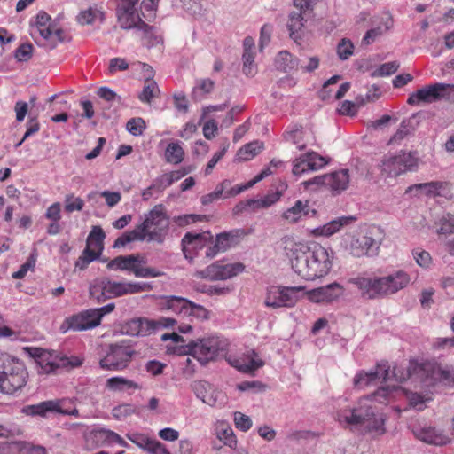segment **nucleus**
Masks as SVG:
<instances>
[{"instance_id":"nucleus-19","label":"nucleus","mask_w":454,"mask_h":454,"mask_svg":"<svg viewBox=\"0 0 454 454\" xmlns=\"http://www.w3.org/2000/svg\"><path fill=\"white\" fill-rule=\"evenodd\" d=\"M378 249V242L368 235L353 237L349 244V252L355 257L375 255Z\"/></svg>"},{"instance_id":"nucleus-13","label":"nucleus","mask_w":454,"mask_h":454,"mask_svg":"<svg viewBox=\"0 0 454 454\" xmlns=\"http://www.w3.org/2000/svg\"><path fill=\"white\" fill-rule=\"evenodd\" d=\"M311 266L313 267V279L326 276L332 267L334 252L322 245L313 242L309 244Z\"/></svg>"},{"instance_id":"nucleus-3","label":"nucleus","mask_w":454,"mask_h":454,"mask_svg":"<svg viewBox=\"0 0 454 454\" xmlns=\"http://www.w3.org/2000/svg\"><path fill=\"white\" fill-rule=\"evenodd\" d=\"M281 247L290 261L293 270L304 280H314L309 244L297 242L293 237L285 236L281 239Z\"/></svg>"},{"instance_id":"nucleus-47","label":"nucleus","mask_w":454,"mask_h":454,"mask_svg":"<svg viewBox=\"0 0 454 454\" xmlns=\"http://www.w3.org/2000/svg\"><path fill=\"white\" fill-rule=\"evenodd\" d=\"M97 20L102 21L104 20V13L103 12L92 7L81 12L77 16V20L82 25L92 24Z\"/></svg>"},{"instance_id":"nucleus-30","label":"nucleus","mask_w":454,"mask_h":454,"mask_svg":"<svg viewBox=\"0 0 454 454\" xmlns=\"http://www.w3.org/2000/svg\"><path fill=\"white\" fill-rule=\"evenodd\" d=\"M415 434L418 439L430 444L443 445L449 442L448 436L434 427L421 428Z\"/></svg>"},{"instance_id":"nucleus-7","label":"nucleus","mask_w":454,"mask_h":454,"mask_svg":"<svg viewBox=\"0 0 454 454\" xmlns=\"http://www.w3.org/2000/svg\"><path fill=\"white\" fill-rule=\"evenodd\" d=\"M176 320L172 317H160L156 319L134 317L128 320L122 326L123 331L130 336L145 337L155 333L163 328L174 326Z\"/></svg>"},{"instance_id":"nucleus-52","label":"nucleus","mask_w":454,"mask_h":454,"mask_svg":"<svg viewBox=\"0 0 454 454\" xmlns=\"http://www.w3.org/2000/svg\"><path fill=\"white\" fill-rule=\"evenodd\" d=\"M242 59H243V69H242L243 73L247 76H254L256 73V67L254 65V51L243 52Z\"/></svg>"},{"instance_id":"nucleus-38","label":"nucleus","mask_w":454,"mask_h":454,"mask_svg":"<svg viewBox=\"0 0 454 454\" xmlns=\"http://www.w3.org/2000/svg\"><path fill=\"white\" fill-rule=\"evenodd\" d=\"M215 86V82L207 78L198 80L196 82V86L193 88L192 92V98L194 101L202 100L207 94H209Z\"/></svg>"},{"instance_id":"nucleus-22","label":"nucleus","mask_w":454,"mask_h":454,"mask_svg":"<svg viewBox=\"0 0 454 454\" xmlns=\"http://www.w3.org/2000/svg\"><path fill=\"white\" fill-rule=\"evenodd\" d=\"M114 432L106 428H95L84 434L85 447L87 450H94L106 445L113 444Z\"/></svg>"},{"instance_id":"nucleus-43","label":"nucleus","mask_w":454,"mask_h":454,"mask_svg":"<svg viewBox=\"0 0 454 454\" xmlns=\"http://www.w3.org/2000/svg\"><path fill=\"white\" fill-rule=\"evenodd\" d=\"M386 22L384 29L379 26L375 28H372L368 30L364 38L362 39L363 45H369L372 43L379 36H380L384 32L387 31L393 24L391 18L388 15H386Z\"/></svg>"},{"instance_id":"nucleus-37","label":"nucleus","mask_w":454,"mask_h":454,"mask_svg":"<svg viewBox=\"0 0 454 454\" xmlns=\"http://www.w3.org/2000/svg\"><path fill=\"white\" fill-rule=\"evenodd\" d=\"M106 386L107 388L114 391H122L129 388L137 389L140 387L135 381L121 376L109 378L106 380Z\"/></svg>"},{"instance_id":"nucleus-63","label":"nucleus","mask_w":454,"mask_h":454,"mask_svg":"<svg viewBox=\"0 0 454 454\" xmlns=\"http://www.w3.org/2000/svg\"><path fill=\"white\" fill-rule=\"evenodd\" d=\"M384 419L381 417H376L373 413V417L371 420H368L366 423L364 429L368 432H375L378 434H383L385 429L383 427Z\"/></svg>"},{"instance_id":"nucleus-50","label":"nucleus","mask_w":454,"mask_h":454,"mask_svg":"<svg viewBox=\"0 0 454 454\" xmlns=\"http://www.w3.org/2000/svg\"><path fill=\"white\" fill-rule=\"evenodd\" d=\"M306 156L307 168H310L311 171L323 168L328 162L325 157L313 151L306 153Z\"/></svg>"},{"instance_id":"nucleus-17","label":"nucleus","mask_w":454,"mask_h":454,"mask_svg":"<svg viewBox=\"0 0 454 454\" xmlns=\"http://www.w3.org/2000/svg\"><path fill=\"white\" fill-rule=\"evenodd\" d=\"M336 416L340 423L360 426L364 428L368 420L373 417V410L369 405L360 404L358 407L340 410L337 411Z\"/></svg>"},{"instance_id":"nucleus-29","label":"nucleus","mask_w":454,"mask_h":454,"mask_svg":"<svg viewBox=\"0 0 454 454\" xmlns=\"http://www.w3.org/2000/svg\"><path fill=\"white\" fill-rule=\"evenodd\" d=\"M299 59L292 55L287 51H279L275 59L274 66L277 70L283 73H290L296 70L299 66Z\"/></svg>"},{"instance_id":"nucleus-54","label":"nucleus","mask_w":454,"mask_h":454,"mask_svg":"<svg viewBox=\"0 0 454 454\" xmlns=\"http://www.w3.org/2000/svg\"><path fill=\"white\" fill-rule=\"evenodd\" d=\"M439 234L449 235L454 233V215L447 214L439 220Z\"/></svg>"},{"instance_id":"nucleus-2","label":"nucleus","mask_w":454,"mask_h":454,"mask_svg":"<svg viewBox=\"0 0 454 454\" xmlns=\"http://www.w3.org/2000/svg\"><path fill=\"white\" fill-rule=\"evenodd\" d=\"M429 366L428 364H417L412 367V372L409 369L405 374L402 373L398 375V367L395 366L393 370L390 371L388 363L381 361L376 364L373 370L369 372L360 371L357 372L354 378V386L363 387L372 384L376 380H381L382 381H387L392 378L396 381L402 382L411 377L412 373L420 374V377L423 378L424 373L428 371Z\"/></svg>"},{"instance_id":"nucleus-28","label":"nucleus","mask_w":454,"mask_h":454,"mask_svg":"<svg viewBox=\"0 0 454 454\" xmlns=\"http://www.w3.org/2000/svg\"><path fill=\"white\" fill-rule=\"evenodd\" d=\"M134 28L143 31V44L147 48L163 43V37L159 29L154 26L148 25L143 20H138Z\"/></svg>"},{"instance_id":"nucleus-60","label":"nucleus","mask_w":454,"mask_h":454,"mask_svg":"<svg viewBox=\"0 0 454 454\" xmlns=\"http://www.w3.org/2000/svg\"><path fill=\"white\" fill-rule=\"evenodd\" d=\"M412 254L416 262L420 267L428 268L430 266L432 258L428 252L417 248L413 250Z\"/></svg>"},{"instance_id":"nucleus-40","label":"nucleus","mask_w":454,"mask_h":454,"mask_svg":"<svg viewBox=\"0 0 454 454\" xmlns=\"http://www.w3.org/2000/svg\"><path fill=\"white\" fill-rule=\"evenodd\" d=\"M160 94V89L155 81L152 79H146L143 90L138 95V98L141 102L150 104L153 98L158 97Z\"/></svg>"},{"instance_id":"nucleus-33","label":"nucleus","mask_w":454,"mask_h":454,"mask_svg":"<svg viewBox=\"0 0 454 454\" xmlns=\"http://www.w3.org/2000/svg\"><path fill=\"white\" fill-rule=\"evenodd\" d=\"M236 367L243 372H252L263 366L264 362L258 358V355L254 351L248 352L241 361H237Z\"/></svg>"},{"instance_id":"nucleus-62","label":"nucleus","mask_w":454,"mask_h":454,"mask_svg":"<svg viewBox=\"0 0 454 454\" xmlns=\"http://www.w3.org/2000/svg\"><path fill=\"white\" fill-rule=\"evenodd\" d=\"M157 6V2L155 0H144L141 4L142 8V16L151 20L155 17V10Z\"/></svg>"},{"instance_id":"nucleus-58","label":"nucleus","mask_w":454,"mask_h":454,"mask_svg":"<svg viewBox=\"0 0 454 454\" xmlns=\"http://www.w3.org/2000/svg\"><path fill=\"white\" fill-rule=\"evenodd\" d=\"M400 65L397 61L384 63L372 73V76H387L395 74Z\"/></svg>"},{"instance_id":"nucleus-18","label":"nucleus","mask_w":454,"mask_h":454,"mask_svg":"<svg viewBox=\"0 0 454 454\" xmlns=\"http://www.w3.org/2000/svg\"><path fill=\"white\" fill-rule=\"evenodd\" d=\"M98 325H99L98 317H96L92 309H89L67 317L62 323L60 330L63 333L68 330L81 332L95 328Z\"/></svg>"},{"instance_id":"nucleus-6","label":"nucleus","mask_w":454,"mask_h":454,"mask_svg":"<svg viewBox=\"0 0 454 454\" xmlns=\"http://www.w3.org/2000/svg\"><path fill=\"white\" fill-rule=\"evenodd\" d=\"M226 342L219 337L190 341L185 347V354L196 358L202 365L223 356L226 351Z\"/></svg>"},{"instance_id":"nucleus-59","label":"nucleus","mask_w":454,"mask_h":454,"mask_svg":"<svg viewBox=\"0 0 454 454\" xmlns=\"http://www.w3.org/2000/svg\"><path fill=\"white\" fill-rule=\"evenodd\" d=\"M84 202L83 200L77 197L74 198L73 194L67 195L65 200V210L68 213L73 211H81L83 208Z\"/></svg>"},{"instance_id":"nucleus-55","label":"nucleus","mask_w":454,"mask_h":454,"mask_svg":"<svg viewBox=\"0 0 454 454\" xmlns=\"http://www.w3.org/2000/svg\"><path fill=\"white\" fill-rule=\"evenodd\" d=\"M229 142L227 139H224V141L223 142V144L221 145V150L217 153H215L213 157L211 158V160L208 161L207 167H206V169H205V174L206 175H209L213 168H215V166L217 164V162L224 156L228 147H229Z\"/></svg>"},{"instance_id":"nucleus-21","label":"nucleus","mask_w":454,"mask_h":454,"mask_svg":"<svg viewBox=\"0 0 454 454\" xmlns=\"http://www.w3.org/2000/svg\"><path fill=\"white\" fill-rule=\"evenodd\" d=\"M213 243V235L210 231L202 233L187 232L182 239L183 252L185 258L192 251H198Z\"/></svg>"},{"instance_id":"nucleus-8","label":"nucleus","mask_w":454,"mask_h":454,"mask_svg":"<svg viewBox=\"0 0 454 454\" xmlns=\"http://www.w3.org/2000/svg\"><path fill=\"white\" fill-rule=\"evenodd\" d=\"M136 351L124 341L111 344L106 356L100 359L99 366L104 370L121 371L129 366Z\"/></svg>"},{"instance_id":"nucleus-31","label":"nucleus","mask_w":454,"mask_h":454,"mask_svg":"<svg viewBox=\"0 0 454 454\" xmlns=\"http://www.w3.org/2000/svg\"><path fill=\"white\" fill-rule=\"evenodd\" d=\"M356 220L355 217L349 216V217H340L337 218L335 220H333L325 225L316 228L313 231V233L315 235H321V236H331L334 234L335 232L339 231L340 229L344 226L348 225L350 223L354 222Z\"/></svg>"},{"instance_id":"nucleus-51","label":"nucleus","mask_w":454,"mask_h":454,"mask_svg":"<svg viewBox=\"0 0 454 454\" xmlns=\"http://www.w3.org/2000/svg\"><path fill=\"white\" fill-rule=\"evenodd\" d=\"M137 412V407L130 403H122L112 410V415L119 420Z\"/></svg>"},{"instance_id":"nucleus-15","label":"nucleus","mask_w":454,"mask_h":454,"mask_svg":"<svg viewBox=\"0 0 454 454\" xmlns=\"http://www.w3.org/2000/svg\"><path fill=\"white\" fill-rule=\"evenodd\" d=\"M452 90H454V86L450 84L434 83L428 85L411 94L407 103L411 106L418 105L419 102L431 103L448 97Z\"/></svg>"},{"instance_id":"nucleus-42","label":"nucleus","mask_w":454,"mask_h":454,"mask_svg":"<svg viewBox=\"0 0 454 454\" xmlns=\"http://www.w3.org/2000/svg\"><path fill=\"white\" fill-rule=\"evenodd\" d=\"M190 301H191L179 296H168L166 297V307L176 313L186 315Z\"/></svg>"},{"instance_id":"nucleus-12","label":"nucleus","mask_w":454,"mask_h":454,"mask_svg":"<svg viewBox=\"0 0 454 454\" xmlns=\"http://www.w3.org/2000/svg\"><path fill=\"white\" fill-rule=\"evenodd\" d=\"M67 403H71V401L66 399L48 400L37 404L25 406L22 411L29 416H40L42 418H46L50 413L78 417L79 411L75 408L72 410L66 408Z\"/></svg>"},{"instance_id":"nucleus-46","label":"nucleus","mask_w":454,"mask_h":454,"mask_svg":"<svg viewBox=\"0 0 454 454\" xmlns=\"http://www.w3.org/2000/svg\"><path fill=\"white\" fill-rule=\"evenodd\" d=\"M100 255V252H96L94 249L86 246L82 254L75 262V267L81 270H84L91 262L97 260Z\"/></svg>"},{"instance_id":"nucleus-9","label":"nucleus","mask_w":454,"mask_h":454,"mask_svg":"<svg viewBox=\"0 0 454 454\" xmlns=\"http://www.w3.org/2000/svg\"><path fill=\"white\" fill-rule=\"evenodd\" d=\"M419 165L417 152H400L396 155L385 156L381 161V172L387 176H397L407 171H415Z\"/></svg>"},{"instance_id":"nucleus-39","label":"nucleus","mask_w":454,"mask_h":454,"mask_svg":"<svg viewBox=\"0 0 454 454\" xmlns=\"http://www.w3.org/2000/svg\"><path fill=\"white\" fill-rule=\"evenodd\" d=\"M286 189L287 184L282 180H278L275 184H273L271 185V189L268 192V194L263 197L267 207H270L275 204L284 194Z\"/></svg>"},{"instance_id":"nucleus-20","label":"nucleus","mask_w":454,"mask_h":454,"mask_svg":"<svg viewBox=\"0 0 454 454\" xmlns=\"http://www.w3.org/2000/svg\"><path fill=\"white\" fill-rule=\"evenodd\" d=\"M343 293V286L337 282H333L325 286L312 289L307 293V295L310 301L320 303L331 302L340 297Z\"/></svg>"},{"instance_id":"nucleus-57","label":"nucleus","mask_w":454,"mask_h":454,"mask_svg":"<svg viewBox=\"0 0 454 454\" xmlns=\"http://www.w3.org/2000/svg\"><path fill=\"white\" fill-rule=\"evenodd\" d=\"M34 47L31 43H22L15 51V58L20 62L29 60L33 55Z\"/></svg>"},{"instance_id":"nucleus-24","label":"nucleus","mask_w":454,"mask_h":454,"mask_svg":"<svg viewBox=\"0 0 454 454\" xmlns=\"http://www.w3.org/2000/svg\"><path fill=\"white\" fill-rule=\"evenodd\" d=\"M31 35L33 37L38 34L44 40H50L53 34V23L51 16L44 11H40L36 17L35 24L31 23Z\"/></svg>"},{"instance_id":"nucleus-48","label":"nucleus","mask_w":454,"mask_h":454,"mask_svg":"<svg viewBox=\"0 0 454 454\" xmlns=\"http://www.w3.org/2000/svg\"><path fill=\"white\" fill-rule=\"evenodd\" d=\"M415 115L411 116L409 119L403 120L398 130L395 132L394 137H392L391 141H397L403 139L407 135L411 134L415 130V124H414Z\"/></svg>"},{"instance_id":"nucleus-56","label":"nucleus","mask_w":454,"mask_h":454,"mask_svg":"<svg viewBox=\"0 0 454 454\" xmlns=\"http://www.w3.org/2000/svg\"><path fill=\"white\" fill-rule=\"evenodd\" d=\"M354 52V45L350 40L343 38L337 46V53L341 60L348 59Z\"/></svg>"},{"instance_id":"nucleus-32","label":"nucleus","mask_w":454,"mask_h":454,"mask_svg":"<svg viewBox=\"0 0 454 454\" xmlns=\"http://www.w3.org/2000/svg\"><path fill=\"white\" fill-rule=\"evenodd\" d=\"M246 235V231L241 229L232 230L228 232H222L216 235L215 241L220 247L222 251H226L231 247L236 245L239 239Z\"/></svg>"},{"instance_id":"nucleus-14","label":"nucleus","mask_w":454,"mask_h":454,"mask_svg":"<svg viewBox=\"0 0 454 454\" xmlns=\"http://www.w3.org/2000/svg\"><path fill=\"white\" fill-rule=\"evenodd\" d=\"M244 270L245 265L241 262L223 264L222 262H215L204 270H197L194 276L209 281L225 280L237 276Z\"/></svg>"},{"instance_id":"nucleus-1","label":"nucleus","mask_w":454,"mask_h":454,"mask_svg":"<svg viewBox=\"0 0 454 454\" xmlns=\"http://www.w3.org/2000/svg\"><path fill=\"white\" fill-rule=\"evenodd\" d=\"M411 282V275L403 270H394L387 276L358 275L348 279L359 290L361 296L369 300L382 299L407 287Z\"/></svg>"},{"instance_id":"nucleus-64","label":"nucleus","mask_w":454,"mask_h":454,"mask_svg":"<svg viewBox=\"0 0 454 454\" xmlns=\"http://www.w3.org/2000/svg\"><path fill=\"white\" fill-rule=\"evenodd\" d=\"M234 422H235L236 427L240 429L243 432H247L252 427L251 419L248 416H247L241 412H235Z\"/></svg>"},{"instance_id":"nucleus-4","label":"nucleus","mask_w":454,"mask_h":454,"mask_svg":"<svg viewBox=\"0 0 454 454\" xmlns=\"http://www.w3.org/2000/svg\"><path fill=\"white\" fill-rule=\"evenodd\" d=\"M0 392L12 395L26 385L27 369L22 362L7 354L0 355Z\"/></svg>"},{"instance_id":"nucleus-35","label":"nucleus","mask_w":454,"mask_h":454,"mask_svg":"<svg viewBox=\"0 0 454 454\" xmlns=\"http://www.w3.org/2000/svg\"><path fill=\"white\" fill-rule=\"evenodd\" d=\"M309 213V203L306 201L303 203L301 200H297L292 207L286 209L283 213V218L289 221L290 223L298 222L302 215H308Z\"/></svg>"},{"instance_id":"nucleus-10","label":"nucleus","mask_w":454,"mask_h":454,"mask_svg":"<svg viewBox=\"0 0 454 454\" xmlns=\"http://www.w3.org/2000/svg\"><path fill=\"white\" fill-rule=\"evenodd\" d=\"M303 289L302 286H270L267 290L264 304L272 309L292 308L299 301V293Z\"/></svg>"},{"instance_id":"nucleus-5","label":"nucleus","mask_w":454,"mask_h":454,"mask_svg":"<svg viewBox=\"0 0 454 454\" xmlns=\"http://www.w3.org/2000/svg\"><path fill=\"white\" fill-rule=\"evenodd\" d=\"M141 234L148 240L162 242L169 228V220L162 204L153 207L145 215L142 223L137 225Z\"/></svg>"},{"instance_id":"nucleus-16","label":"nucleus","mask_w":454,"mask_h":454,"mask_svg":"<svg viewBox=\"0 0 454 454\" xmlns=\"http://www.w3.org/2000/svg\"><path fill=\"white\" fill-rule=\"evenodd\" d=\"M126 283L114 282L107 278L102 279L90 288V294L98 302H104L107 299L119 297L126 294Z\"/></svg>"},{"instance_id":"nucleus-53","label":"nucleus","mask_w":454,"mask_h":454,"mask_svg":"<svg viewBox=\"0 0 454 454\" xmlns=\"http://www.w3.org/2000/svg\"><path fill=\"white\" fill-rule=\"evenodd\" d=\"M145 121L140 118H131L126 124L127 130L133 136H140L145 129Z\"/></svg>"},{"instance_id":"nucleus-36","label":"nucleus","mask_w":454,"mask_h":454,"mask_svg":"<svg viewBox=\"0 0 454 454\" xmlns=\"http://www.w3.org/2000/svg\"><path fill=\"white\" fill-rule=\"evenodd\" d=\"M106 238V234L103 229L100 226H93L86 241V246L90 248L98 249L97 252H100L104 249V239Z\"/></svg>"},{"instance_id":"nucleus-26","label":"nucleus","mask_w":454,"mask_h":454,"mask_svg":"<svg viewBox=\"0 0 454 454\" xmlns=\"http://www.w3.org/2000/svg\"><path fill=\"white\" fill-rule=\"evenodd\" d=\"M449 186V183L442 181H432L428 183L415 184L409 186L405 193L411 196L418 197L419 194H426L427 196L441 195L440 191Z\"/></svg>"},{"instance_id":"nucleus-34","label":"nucleus","mask_w":454,"mask_h":454,"mask_svg":"<svg viewBox=\"0 0 454 454\" xmlns=\"http://www.w3.org/2000/svg\"><path fill=\"white\" fill-rule=\"evenodd\" d=\"M329 186L333 191L338 192L348 188L349 183V175L348 169H341L329 174Z\"/></svg>"},{"instance_id":"nucleus-25","label":"nucleus","mask_w":454,"mask_h":454,"mask_svg":"<svg viewBox=\"0 0 454 454\" xmlns=\"http://www.w3.org/2000/svg\"><path fill=\"white\" fill-rule=\"evenodd\" d=\"M309 15L310 13L301 9H295L289 13L287 28L290 37L294 42L301 38V30Z\"/></svg>"},{"instance_id":"nucleus-11","label":"nucleus","mask_w":454,"mask_h":454,"mask_svg":"<svg viewBox=\"0 0 454 454\" xmlns=\"http://www.w3.org/2000/svg\"><path fill=\"white\" fill-rule=\"evenodd\" d=\"M35 356L37 363L44 373L56 372L60 368H74L82 364V360L77 356L67 357L58 352H49L36 349Z\"/></svg>"},{"instance_id":"nucleus-23","label":"nucleus","mask_w":454,"mask_h":454,"mask_svg":"<svg viewBox=\"0 0 454 454\" xmlns=\"http://www.w3.org/2000/svg\"><path fill=\"white\" fill-rule=\"evenodd\" d=\"M192 388L198 398L210 406L217 405L218 400L222 395L220 391L213 389L208 382L203 380L192 382Z\"/></svg>"},{"instance_id":"nucleus-61","label":"nucleus","mask_w":454,"mask_h":454,"mask_svg":"<svg viewBox=\"0 0 454 454\" xmlns=\"http://www.w3.org/2000/svg\"><path fill=\"white\" fill-rule=\"evenodd\" d=\"M186 315L193 316L200 319H207L209 311L203 306L190 301Z\"/></svg>"},{"instance_id":"nucleus-44","label":"nucleus","mask_w":454,"mask_h":454,"mask_svg":"<svg viewBox=\"0 0 454 454\" xmlns=\"http://www.w3.org/2000/svg\"><path fill=\"white\" fill-rule=\"evenodd\" d=\"M145 235L141 234L140 231L137 227L130 231H126L122 233L119 238H117L114 243V248H119L121 247H125L127 244L135 241V240H144Z\"/></svg>"},{"instance_id":"nucleus-41","label":"nucleus","mask_w":454,"mask_h":454,"mask_svg":"<svg viewBox=\"0 0 454 454\" xmlns=\"http://www.w3.org/2000/svg\"><path fill=\"white\" fill-rule=\"evenodd\" d=\"M262 149V144L254 141L241 147L237 153V157L239 160L247 161L256 156Z\"/></svg>"},{"instance_id":"nucleus-49","label":"nucleus","mask_w":454,"mask_h":454,"mask_svg":"<svg viewBox=\"0 0 454 454\" xmlns=\"http://www.w3.org/2000/svg\"><path fill=\"white\" fill-rule=\"evenodd\" d=\"M356 102L345 100L342 102L341 106L338 112L341 115L355 116L357 113V108L364 104V100L361 98H356Z\"/></svg>"},{"instance_id":"nucleus-45","label":"nucleus","mask_w":454,"mask_h":454,"mask_svg":"<svg viewBox=\"0 0 454 454\" xmlns=\"http://www.w3.org/2000/svg\"><path fill=\"white\" fill-rule=\"evenodd\" d=\"M184 151L178 143H170L165 152L167 162L178 164L183 161Z\"/></svg>"},{"instance_id":"nucleus-27","label":"nucleus","mask_w":454,"mask_h":454,"mask_svg":"<svg viewBox=\"0 0 454 454\" xmlns=\"http://www.w3.org/2000/svg\"><path fill=\"white\" fill-rule=\"evenodd\" d=\"M137 263H145V257L140 254L119 255L111 260L106 268L110 270H128L135 274Z\"/></svg>"}]
</instances>
